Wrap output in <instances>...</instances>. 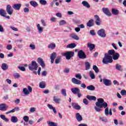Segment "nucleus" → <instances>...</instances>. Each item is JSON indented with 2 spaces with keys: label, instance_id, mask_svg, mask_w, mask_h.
<instances>
[{
  "label": "nucleus",
  "instance_id": "1",
  "mask_svg": "<svg viewBox=\"0 0 126 126\" xmlns=\"http://www.w3.org/2000/svg\"><path fill=\"white\" fill-rule=\"evenodd\" d=\"M96 106L94 107V109L96 112H101L102 109L101 108H104L105 109V116H109V108L108 107V103L106 102H104V99L99 98L97 99V102L95 103Z\"/></svg>",
  "mask_w": 126,
  "mask_h": 126
},
{
  "label": "nucleus",
  "instance_id": "2",
  "mask_svg": "<svg viewBox=\"0 0 126 126\" xmlns=\"http://www.w3.org/2000/svg\"><path fill=\"white\" fill-rule=\"evenodd\" d=\"M103 63L108 64V63H113V57L111 55H109L108 53L104 54V57L102 60Z\"/></svg>",
  "mask_w": 126,
  "mask_h": 126
},
{
  "label": "nucleus",
  "instance_id": "3",
  "mask_svg": "<svg viewBox=\"0 0 126 126\" xmlns=\"http://www.w3.org/2000/svg\"><path fill=\"white\" fill-rule=\"evenodd\" d=\"M29 69L30 70H37L38 69V65L35 61H32L31 64H29Z\"/></svg>",
  "mask_w": 126,
  "mask_h": 126
},
{
  "label": "nucleus",
  "instance_id": "4",
  "mask_svg": "<svg viewBox=\"0 0 126 126\" xmlns=\"http://www.w3.org/2000/svg\"><path fill=\"white\" fill-rule=\"evenodd\" d=\"M63 56L65 57L66 60H69L70 58H72L74 56V52L72 51H68L66 53L63 54Z\"/></svg>",
  "mask_w": 126,
  "mask_h": 126
},
{
  "label": "nucleus",
  "instance_id": "5",
  "mask_svg": "<svg viewBox=\"0 0 126 126\" xmlns=\"http://www.w3.org/2000/svg\"><path fill=\"white\" fill-rule=\"evenodd\" d=\"M102 11L107 16H112V13L110 11V9L108 7H103L102 8Z\"/></svg>",
  "mask_w": 126,
  "mask_h": 126
},
{
  "label": "nucleus",
  "instance_id": "6",
  "mask_svg": "<svg viewBox=\"0 0 126 126\" xmlns=\"http://www.w3.org/2000/svg\"><path fill=\"white\" fill-rule=\"evenodd\" d=\"M78 57L79 59H81L82 60H84V59L87 58V56L85 55V53L83 50H80L78 52Z\"/></svg>",
  "mask_w": 126,
  "mask_h": 126
},
{
  "label": "nucleus",
  "instance_id": "7",
  "mask_svg": "<svg viewBox=\"0 0 126 126\" xmlns=\"http://www.w3.org/2000/svg\"><path fill=\"white\" fill-rule=\"evenodd\" d=\"M97 34L101 38H105L106 36V32L103 29H101L97 31Z\"/></svg>",
  "mask_w": 126,
  "mask_h": 126
},
{
  "label": "nucleus",
  "instance_id": "8",
  "mask_svg": "<svg viewBox=\"0 0 126 126\" xmlns=\"http://www.w3.org/2000/svg\"><path fill=\"white\" fill-rule=\"evenodd\" d=\"M6 11L9 14V15H12L13 13V8L9 4H8L6 7Z\"/></svg>",
  "mask_w": 126,
  "mask_h": 126
},
{
  "label": "nucleus",
  "instance_id": "9",
  "mask_svg": "<svg viewBox=\"0 0 126 126\" xmlns=\"http://www.w3.org/2000/svg\"><path fill=\"white\" fill-rule=\"evenodd\" d=\"M71 81L72 83H74V84H77V85H80V84H81V81H80V80H78L75 78H72Z\"/></svg>",
  "mask_w": 126,
  "mask_h": 126
},
{
  "label": "nucleus",
  "instance_id": "10",
  "mask_svg": "<svg viewBox=\"0 0 126 126\" xmlns=\"http://www.w3.org/2000/svg\"><path fill=\"white\" fill-rule=\"evenodd\" d=\"M103 83L106 86H110L112 85V82L110 80H108L107 79L104 78L103 80Z\"/></svg>",
  "mask_w": 126,
  "mask_h": 126
},
{
  "label": "nucleus",
  "instance_id": "11",
  "mask_svg": "<svg viewBox=\"0 0 126 126\" xmlns=\"http://www.w3.org/2000/svg\"><path fill=\"white\" fill-rule=\"evenodd\" d=\"M72 107L73 109H75V110H80V109H81V107L78 105L77 103H72Z\"/></svg>",
  "mask_w": 126,
  "mask_h": 126
},
{
  "label": "nucleus",
  "instance_id": "12",
  "mask_svg": "<svg viewBox=\"0 0 126 126\" xmlns=\"http://www.w3.org/2000/svg\"><path fill=\"white\" fill-rule=\"evenodd\" d=\"M57 58V53L56 52H53L52 53L50 59L51 60V63H54V62L55 61V59Z\"/></svg>",
  "mask_w": 126,
  "mask_h": 126
},
{
  "label": "nucleus",
  "instance_id": "13",
  "mask_svg": "<svg viewBox=\"0 0 126 126\" xmlns=\"http://www.w3.org/2000/svg\"><path fill=\"white\" fill-rule=\"evenodd\" d=\"M8 106H6L5 103L0 104V111H6Z\"/></svg>",
  "mask_w": 126,
  "mask_h": 126
},
{
  "label": "nucleus",
  "instance_id": "14",
  "mask_svg": "<svg viewBox=\"0 0 126 126\" xmlns=\"http://www.w3.org/2000/svg\"><path fill=\"white\" fill-rule=\"evenodd\" d=\"M37 63L42 66V67H45V63L44 61L41 58H38L37 59Z\"/></svg>",
  "mask_w": 126,
  "mask_h": 126
},
{
  "label": "nucleus",
  "instance_id": "15",
  "mask_svg": "<svg viewBox=\"0 0 126 126\" xmlns=\"http://www.w3.org/2000/svg\"><path fill=\"white\" fill-rule=\"evenodd\" d=\"M21 5H22L20 3L14 4L12 5V8L16 10H19L20 7H21Z\"/></svg>",
  "mask_w": 126,
  "mask_h": 126
},
{
  "label": "nucleus",
  "instance_id": "16",
  "mask_svg": "<svg viewBox=\"0 0 126 126\" xmlns=\"http://www.w3.org/2000/svg\"><path fill=\"white\" fill-rule=\"evenodd\" d=\"M71 92L73 94H77L80 93V90L78 88H74L71 89Z\"/></svg>",
  "mask_w": 126,
  "mask_h": 126
},
{
  "label": "nucleus",
  "instance_id": "17",
  "mask_svg": "<svg viewBox=\"0 0 126 126\" xmlns=\"http://www.w3.org/2000/svg\"><path fill=\"white\" fill-rule=\"evenodd\" d=\"M19 110H20L19 107H15L14 109H12L11 110L6 112V115H8V114H10V113H15L16 111L18 112V111H19Z\"/></svg>",
  "mask_w": 126,
  "mask_h": 126
},
{
  "label": "nucleus",
  "instance_id": "18",
  "mask_svg": "<svg viewBox=\"0 0 126 126\" xmlns=\"http://www.w3.org/2000/svg\"><path fill=\"white\" fill-rule=\"evenodd\" d=\"M112 14L113 15H119V13H120V11L118 9L116 8H112L111 10Z\"/></svg>",
  "mask_w": 126,
  "mask_h": 126
},
{
  "label": "nucleus",
  "instance_id": "19",
  "mask_svg": "<svg viewBox=\"0 0 126 126\" xmlns=\"http://www.w3.org/2000/svg\"><path fill=\"white\" fill-rule=\"evenodd\" d=\"M87 26L88 27H92V26H94V20L93 19L89 20L87 23Z\"/></svg>",
  "mask_w": 126,
  "mask_h": 126
},
{
  "label": "nucleus",
  "instance_id": "20",
  "mask_svg": "<svg viewBox=\"0 0 126 126\" xmlns=\"http://www.w3.org/2000/svg\"><path fill=\"white\" fill-rule=\"evenodd\" d=\"M86 98L90 101H96V98L95 96L87 95Z\"/></svg>",
  "mask_w": 126,
  "mask_h": 126
},
{
  "label": "nucleus",
  "instance_id": "21",
  "mask_svg": "<svg viewBox=\"0 0 126 126\" xmlns=\"http://www.w3.org/2000/svg\"><path fill=\"white\" fill-rule=\"evenodd\" d=\"M95 24L99 26L101 25V19L99 17V16H95Z\"/></svg>",
  "mask_w": 126,
  "mask_h": 126
},
{
  "label": "nucleus",
  "instance_id": "22",
  "mask_svg": "<svg viewBox=\"0 0 126 126\" xmlns=\"http://www.w3.org/2000/svg\"><path fill=\"white\" fill-rule=\"evenodd\" d=\"M75 47H76V44H75V43H72L68 44L66 46V48L67 49H74Z\"/></svg>",
  "mask_w": 126,
  "mask_h": 126
},
{
  "label": "nucleus",
  "instance_id": "23",
  "mask_svg": "<svg viewBox=\"0 0 126 126\" xmlns=\"http://www.w3.org/2000/svg\"><path fill=\"white\" fill-rule=\"evenodd\" d=\"M119 58H120V54L118 53H116L112 56V59L114 61H117V60H119Z\"/></svg>",
  "mask_w": 126,
  "mask_h": 126
},
{
  "label": "nucleus",
  "instance_id": "24",
  "mask_svg": "<svg viewBox=\"0 0 126 126\" xmlns=\"http://www.w3.org/2000/svg\"><path fill=\"white\" fill-rule=\"evenodd\" d=\"M87 46L88 48H89L90 51H93V50L95 49V45L91 43H88Z\"/></svg>",
  "mask_w": 126,
  "mask_h": 126
},
{
  "label": "nucleus",
  "instance_id": "25",
  "mask_svg": "<svg viewBox=\"0 0 126 126\" xmlns=\"http://www.w3.org/2000/svg\"><path fill=\"white\" fill-rule=\"evenodd\" d=\"M76 119L78 122H81L82 121V116L80 115V114L79 113H77L76 114Z\"/></svg>",
  "mask_w": 126,
  "mask_h": 126
},
{
  "label": "nucleus",
  "instance_id": "26",
  "mask_svg": "<svg viewBox=\"0 0 126 126\" xmlns=\"http://www.w3.org/2000/svg\"><path fill=\"white\" fill-rule=\"evenodd\" d=\"M82 4H83L84 6H85V7H87V8H90V4H89L88 2L86 1H83L82 2Z\"/></svg>",
  "mask_w": 126,
  "mask_h": 126
},
{
  "label": "nucleus",
  "instance_id": "27",
  "mask_svg": "<svg viewBox=\"0 0 126 126\" xmlns=\"http://www.w3.org/2000/svg\"><path fill=\"white\" fill-rule=\"evenodd\" d=\"M6 12L3 9H0V15L1 16H6Z\"/></svg>",
  "mask_w": 126,
  "mask_h": 126
},
{
  "label": "nucleus",
  "instance_id": "28",
  "mask_svg": "<svg viewBox=\"0 0 126 126\" xmlns=\"http://www.w3.org/2000/svg\"><path fill=\"white\" fill-rule=\"evenodd\" d=\"M11 122L14 123H17V122H18V119L16 116H12L11 118Z\"/></svg>",
  "mask_w": 126,
  "mask_h": 126
},
{
  "label": "nucleus",
  "instance_id": "29",
  "mask_svg": "<svg viewBox=\"0 0 126 126\" xmlns=\"http://www.w3.org/2000/svg\"><path fill=\"white\" fill-rule=\"evenodd\" d=\"M30 3L31 5H32V6H33V7H36L38 5V3H37V2L34 0L31 1L30 2Z\"/></svg>",
  "mask_w": 126,
  "mask_h": 126
},
{
  "label": "nucleus",
  "instance_id": "30",
  "mask_svg": "<svg viewBox=\"0 0 126 126\" xmlns=\"http://www.w3.org/2000/svg\"><path fill=\"white\" fill-rule=\"evenodd\" d=\"M87 89H88V90H90L91 91H94V90H95V87L91 85L87 87Z\"/></svg>",
  "mask_w": 126,
  "mask_h": 126
},
{
  "label": "nucleus",
  "instance_id": "31",
  "mask_svg": "<svg viewBox=\"0 0 126 126\" xmlns=\"http://www.w3.org/2000/svg\"><path fill=\"white\" fill-rule=\"evenodd\" d=\"M1 68L3 70H6L8 68V65L5 63H3L1 65Z\"/></svg>",
  "mask_w": 126,
  "mask_h": 126
},
{
  "label": "nucleus",
  "instance_id": "32",
  "mask_svg": "<svg viewBox=\"0 0 126 126\" xmlns=\"http://www.w3.org/2000/svg\"><path fill=\"white\" fill-rule=\"evenodd\" d=\"M48 49H52V50H54V49L56 48V44L55 43H51L48 46Z\"/></svg>",
  "mask_w": 126,
  "mask_h": 126
},
{
  "label": "nucleus",
  "instance_id": "33",
  "mask_svg": "<svg viewBox=\"0 0 126 126\" xmlns=\"http://www.w3.org/2000/svg\"><path fill=\"white\" fill-rule=\"evenodd\" d=\"M0 118L3 120V121H4L5 122H9V120L6 118H5V116L4 115H0Z\"/></svg>",
  "mask_w": 126,
  "mask_h": 126
},
{
  "label": "nucleus",
  "instance_id": "34",
  "mask_svg": "<svg viewBox=\"0 0 126 126\" xmlns=\"http://www.w3.org/2000/svg\"><path fill=\"white\" fill-rule=\"evenodd\" d=\"M53 101L57 103V104H60V101H61V98H57V96H54L53 97Z\"/></svg>",
  "mask_w": 126,
  "mask_h": 126
},
{
  "label": "nucleus",
  "instance_id": "35",
  "mask_svg": "<svg viewBox=\"0 0 126 126\" xmlns=\"http://www.w3.org/2000/svg\"><path fill=\"white\" fill-rule=\"evenodd\" d=\"M23 92L25 95H29V94H30V93L29 92L27 88H24L23 89Z\"/></svg>",
  "mask_w": 126,
  "mask_h": 126
},
{
  "label": "nucleus",
  "instance_id": "36",
  "mask_svg": "<svg viewBox=\"0 0 126 126\" xmlns=\"http://www.w3.org/2000/svg\"><path fill=\"white\" fill-rule=\"evenodd\" d=\"M37 28L38 30L39 33H42L43 32V28L40 26V24H38L37 25Z\"/></svg>",
  "mask_w": 126,
  "mask_h": 126
},
{
  "label": "nucleus",
  "instance_id": "37",
  "mask_svg": "<svg viewBox=\"0 0 126 126\" xmlns=\"http://www.w3.org/2000/svg\"><path fill=\"white\" fill-rule=\"evenodd\" d=\"M39 87L40 88H42V89L46 87V83L42 82L39 83Z\"/></svg>",
  "mask_w": 126,
  "mask_h": 126
},
{
  "label": "nucleus",
  "instance_id": "38",
  "mask_svg": "<svg viewBox=\"0 0 126 126\" xmlns=\"http://www.w3.org/2000/svg\"><path fill=\"white\" fill-rule=\"evenodd\" d=\"M99 120L103 122V123H108V119L106 117H99Z\"/></svg>",
  "mask_w": 126,
  "mask_h": 126
},
{
  "label": "nucleus",
  "instance_id": "39",
  "mask_svg": "<svg viewBox=\"0 0 126 126\" xmlns=\"http://www.w3.org/2000/svg\"><path fill=\"white\" fill-rule=\"evenodd\" d=\"M107 55H109V56H113V55H115V51L114 50H109Z\"/></svg>",
  "mask_w": 126,
  "mask_h": 126
},
{
  "label": "nucleus",
  "instance_id": "40",
  "mask_svg": "<svg viewBox=\"0 0 126 126\" xmlns=\"http://www.w3.org/2000/svg\"><path fill=\"white\" fill-rule=\"evenodd\" d=\"M116 68L117 69V70H120V71L123 70L122 69V65H120L119 64H116Z\"/></svg>",
  "mask_w": 126,
  "mask_h": 126
},
{
  "label": "nucleus",
  "instance_id": "41",
  "mask_svg": "<svg viewBox=\"0 0 126 126\" xmlns=\"http://www.w3.org/2000/svg\"><path fill=\"white\" fill-rule=\"evenodd\" d=\"M93 68L95 72H96V73H98V72H99V69L96 65H94L93 67Z\"/></svg>",
  "mask_w": 126,
  "mask_h": 126
},
{
  "label": "nucleus",
  "instance_id": "42",
  "mask_svg": "<svg viewBox=\"0 0 126 126\" xmlns=\"http://www.w3.org/2000/svg\"><path fill=\"white\" fill-rule=\"evenodd\" d=\"M71 38H72V39H74L75 40H79V37H78V36H77V35L72 34L71 35Z\"/></svg>",
  "mask_w": 126,
  "mask_h": 126
},
{
  "label": "nucleus",
  "instance_id": "43",
  "mask_svg": "<svg viewBox=\"0 0 126 126\" xmlns=\"http://www.w3.org/2000/svg\"><path fill=\"white\" fill-rule=\"evenodd\" d=\"M39 3L42 5H46L47 4V1L46 0H40Z\"/></svg>",
  "mask_w": 126,
  "mask_h": 126
},
{
  "label": "nucleus",
  "instance_id": "44",
  "mask_svg": "<svg viewBox=\"0 0 126 126\" xmlns=\"http://www.w3.org/2000/svg\"><path fill=\"white\" fill-rule=\"evenodd\" d=\"M85 65L86 70H88V69H89V68H90V63H89V62H86Z\"/></svg>",
  "mask_w": 126,
  "mask_h": 126
},
{
  "label": "nucleus",
  "instance_id": "45",
  "mask_svg": "<svg viewBox=\"0 0 126 126\" xmlns=\"http://www.w3.org/2000/svg\"><path fill=\"white\" fill-rule=\"evenodd\" d=\"M64 24H66V22L63 20L60 21V22H59V25L60 26L64 25Z\"/></svg>",
  "mask_w": 126,
  "mask_h": 126
},
{
  "label": "nucleus",
  "instance_id": "46",
  "mask_svg": "<svg viewBox=\"0 0 126 126\" xmlns=\"http://www.w3.org/2000/svg\"><path fill=\"white\" fill-rule=\"evenodd\" d=\"M61 92H62V95H63L65 97L66 96V90L64 89H62L61 91Z\"/></svg>",
  "mask_w": 126,
  "mask_h": 126
},
{
  "label": "nucleus",
  "instance_id": "47",
  "mask_svg": "<svg viewBox=\"0 0 126 126\" xmlns=\"http://www.w3.org/2000/svg\"><path fill=\"white\" fill-rule=\"evenodd\" d=\"M47 124L49 125V126H57V124L54 122L47 121Z\"/></svg>",
  "mask_w": 126,
  "mask_h": 126
},
{
  "label": "nucleus",
  "instance_id": "48",
  "mask_svg": "<svg viewBox=\"0 0 126 126\" xmlns=\"http://www.w3.org/2000/svg\"><path fill=\"white\" fill-rule=\"evenodd\" d=\"M13 76L15 78H20V74L19 73H15L13 74Z\"/></svg>",
  "mask_w": 126,
  "mask_h": 126
},
{
  "label": "nucleus",
  "instance_id": "49",
  "mask_svg": "<svg viewBox=\"0 0 126 126\" xmlns=\"http://www.w3.org/2000/svg\"><path fill=\"white\" fill-rule=\"evenodd\" d=\"M90 75L91 78H92V79H94V78H95V75L91 71H90Z\"/></svg>",
  "mask_w": 126,
  "mask_h": 126
},
{
  "label": "nucleus",
  "instance_id": "50",
  "mask_svg": "<svg viewBox=\"0 0 126 126\" xmlns=\"http://www.w3.org/2000/svg\"><path fill=\"white\" fill-rule=\"evenodd\" d=\"M23 120L26 123H28V122H29V117L25 116L23 117Z\"/></svg>",
  "mask_w": 126,
  "mask_h": 126
},
{
  "label": "nucleus",
  "instance_id": "51",
  "mask_svg": "<svg viewBox=\"0 0 126 126\" xmlns=\"http://www.w3.org/2000/svg\"><path fill=\"white\" fill-rule=\"evenodd\" d=\"M18 68L19 69H20V70H21V71H26V69L24 66H19Z\"/></svg>",
  "mask_w": 126,
  "mask_h": 126
},
{
  "label": "nucleus",
  "instance_id": "52",
  "mask_svg": "<svg viewBox=\"0 0 126 126\" xmlns=\"http://www.w3.org/2000/svg\"><path fill=\"white\" fill-rule=\"evenodd\" d=\"M76 78H77V79H79V80H81V78H82V76L80 74H76L75 75Z\"/></svg>",
  "mask_w": 126,
  "mask_h": 126
},
{
  "label": "nucleus",
  "instance_id": "53",
  "mask_svg": "<svg viewBox=\"0 0 126 126\" xmlns=\"http://www.w3.org/2000/svg\"><path fill=\"white\" fill-rule=\"evenodd\" d=\"M61 60H62V58H61V57L57 58L55 60V63H60L61 62Z\"/></svg>",
  "mask_w": 126,
  "mask_h": 126
},
{
  "label": "nucleus",
  "instance_id": "54",
  "mask_svg": "<svg viewBox=\"0 0 126 126\" xmlns=\"http://www.w3.org/2000/svg\"><path fill=\"white\" fill-rule=\"evenodd\" d=\"M121 94L122 96L126 95V91L125 90H122L121 92Z\"/></svg>",
  "mask_w": 126,
  "mask_h": 126
},
{
  "label": "nucleus",
  "instance_id": "55",
  "mask_svg": "<svg viewBox=\"0 0 126 126\" xmlns=\"http://www.w3.org/2000/svg\"><path fill=\"white\" fill-rule=\"evenodd\" d=\"M36 111V108L35 107H31L30 109V112L31 113H34Z\"/></svg>",
  "mask_w": 126,
  "mask_h": 126
},
{
  "label": "nucleus",
  "instance_id": "56",
  "mask_svg": "<svg viewBox=\"0 0 126 126\" xmlns=\"http://www.w3.org/2000/svg\"><path fill=\"white\" fill-rule=\"evenodd\" d=\"M83 102L84 104H85V105H87L89 103L88 102V100H87V99H86V98H84L83 100Z\"/></svg>",
  "mask_w": 126,
  "mask_h": 126
},
{
  "label": "nucleus",
  "instance_id": "57",
  "mask_svg": "<svg viewBox=\"0 0 126 126\" xmlns=\"http://www.w3.org/2000/svg\"><path fill=\"white\" fill-rule=\"evenodd\" d=\"M30 47L31 48V50H34L35 48V45L32 44L30 45Z\"/></svg>",
  "mask_w": 126,
  "mask_h": 126
},
{
  "label": "nucleus",
  "instance_id": "58",
  "mask_svg": "<svg viewBox=\"0 0 126 126\" xmlns=\"http://www.w3.org/2000/svg\"><path fill=\"white\" fill-rule=\"evenodd\" d=\"M28 89L29 92H30V93H32V87H31V86H28Z\"/></svg>",
  "mask_w": 126,
  "mask_h": 126
},
{
  "label": "nucleus",
  "instance_id": "59",
  "mask_svg": "<svg viewBox=\"0 0 126 126\" xmlns=\"http://www.w3.org/2000/svg\"><path fill=\"white\" fill-rule=\"evenodd\" d=\"M7 50H11L12 49V46L10 44H9L7 46Z\"/></svg>",
  "mask_w": 126,
  "mask_h": 126
},
{
  "label": "nucleus",
  "instance_id": "60",
  "mask_svg": "<svg viewBox=\"0 0 126 126\" xmlns=\"http://www.w3.org/2000/svg\"><path fill=\"white\" fill-rule=\"evenodd\" d=\"M81 87L84 89H85V88H86V85H85L84 83L81 84Z\"/></svg>",
  "mask_w": 126,
  "mask_h": 126
},
{
  "label": "nucleus",
  "instance_id": "61",
  "mask_svg": "<svg viewBox=\"0 0 126 126\" xmlns=\"http://www.w3.org/2000/svg\"><path fill=\"white\" fill-rule=\"evenodd\" d=\"M24 12H25L26 13L27 12H29V8H27V7H25L24 9Z\"/></svg>",
  "mask_w": 126,
  "mask_h": 126
},
{
  "label": "nucleus",
  "instance_id": "62",
  "mask_svg": "<svg viewBox=\"0 0 126 126\" xmlns=\"http://www.w3.org/2000/svg\"><path fill=\"white\" fill-rule=\"evenodd\" d=\"M41 75H42V76H46V75H47V71H43L42 72Z\"/></svg>",
  "mask_w": 126,
  "mask_h": 126
},
{
  "label": "nucleus",
  "instance_id": "63",
  "mask_svg": "<svg viewBox=\"0 0 126 126\" xmlns=\"http://www.w3.org/2000/svg\"><path fill=\"white\" fill-rule=\"evenodd\" d=\"M64 72H65V73H68V72H69V68H65L64 70Z\"/></svg>",
  "mask_w": 126,
  "mask_h": 126
},
{
  "label": "nucleus",
  "instance_id": "64",
  "mask_svg": "<svg viewBox=\"0 0 126 126\" xmlns=\"http://www.w3.org/2000/svg\"><path fill=\"white\" fill-rule=\"evenodd\" d=\"M0 32H4V30H3V28L2 26L0 25Z\"/></svg>",
  "mask_w": 126,
  "mask_h": 126
}]
</instances>
